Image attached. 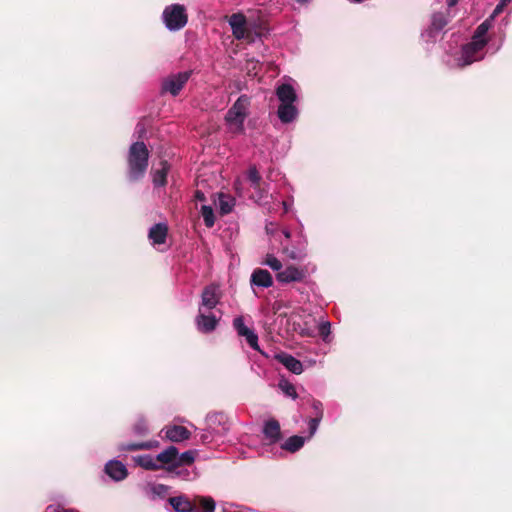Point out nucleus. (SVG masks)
I'll list each match as a JSON object with an SVG mask.
<instances>
[{
  "mask_svg": "<svg viewBox=\"0 0 512 512\" xmlns=\"http://www.w3.org/2000/svg\"><path fill=\"white\" fill-rule=\"evenodd\" d=\"M207 310H199L195 323L197 329L202 333L214 331L218 325L219 319L213 313H206Z\"/></svg>",
  "mask_w": 512,
  "mask_h": 512,
  "instance_id": "nucleus-8",
  "label": "nucleus"
},
{
  "mask_svg": "<svg viewBox=\"0 0 512 512\" xmlns=\"http://www.w3.org/2000/svg\"><path fill=\"white\" fill-rule=\"evenodd\" d=\"M193 503L200 512H214L215 510V501L210 496H195Z\"/></svg>",
  "mask_w": 512,
  "mask_h": 512,
  "instance_id": "nucleus-23",
  "label": "nucleus"
},
{
  "mask_svg": "<svg viewBox=\"0 0 512 512\" xmlns=\"http://www.w3.org/2000/svg\"><path fill=\"white\" fill-rule=\"evenodd\" d=\"M508 5L507 2H504V0H500V2L497 4V6L495 7L492 15H491V18H494L495 16L499 15L500 13L503 12L504 8Z\"/></svg>",
  "mask_w": 512,
  "mask_h": 512,
  "instance_id": "nucleus-39",
  "label": "nucleus"
},
{
  "mask_svg": "<svg viewBox=\"0 0 512 512\" xmlns=\"http://www.w3.org/2000/svg\"><path fill=\"white\" fill-rule=\"evenodd\" d=\"M134 460L138 466L149 471H157L163 467L159 465L156 458H153L151 455H140L137 456Z\"/></svg>",
  "mask_w": 512,
  "mask_h": 512,
  "instance_id": "nucleus-22",
  "label": "nucleus"
},
{
  "mask_svg": "<svg viewBox=\"0 0 512 512\" xmlns=\"http://www.w3.org/2000/svg\"><path fill=\"white\" fill-rule=\"evenodd\" d=\"M194 460V451L189 450L180 454L179 451L177 450L175 470L183 466H190L191 464H193Z\"/></svg>",
  "mask_w": 512,
  "mask_h": 512,
  "instance_id": "nucleus-26",
  "label": "nucleus"
},
{
  "mask_svg": "<svg viewBox=\"0 0 512 512\" xmlns=\"http://www.w3.org/2000/svg\"><path fill=\"white\" fill-rule=\"evenodd\" d=\"M167 235L168 225L166 223H157L150 228L148 238L154 245H161L166 242Z\"/></svg>",
  "mask_w": 512,
  "mask_h": 512,
  "instance_id": "nucleus-14",
  "label": "nucleus"
},
{
  "mask_svg": "<svg viewBox=\"0 0 512 512\" xmlns=\"http://www.w3.org/2000/svg\"><path fill=\"white\" fill-rule=\"evenodd\" d=\"M144 444H150V445H152V446H151V449L156 448V447H158V446H159V442H158V441H146V442H144Z\"/></svg>",
  "mask_w": 512,
  "mask_h": 512,
  "instance_id": "nucleus-45",
  "label": "nucleus"
},
{
  "mask_svg": "<svg viewBox=\"0 0 512 512\" xmlns=\"http://www.w3.org/2000/svg\"><path fill=\"white\" fill-rule=\"evenodd\" d=\"M276 95L281 103H294L297 99L296 92L292 85L286 83L277 87Z\"/></svg>",
  "mask_w": 512,
  "mask_h": 512,
  "instance_id": "nucleus-20",
  "label": "nucleus"
},
{
  "mask_svg": "<svg viewBox=\"0 0 512 512\" xmlns=\"http://www.w3.org/2000/svg\"><path fill=\"white\" fill-rule=\"evenodd\" d=\"M150 152L143 141H136L129 147L127 154L126 176L130 182L142 180L149 165Z\"/></svg>",
  "mask_w": 512,
  "mask_h": 512,
  "instance_id": "nucleus-1",
  "label": "nucleus"
},
{
  "mask_svg": "<svg viewBox=\"0 0 512 512\" xmlns=\"http://www.w3.org/2000/svg\"><path fill=\"white\" fill-rule=\"evenodd\" d=\"M247 177H248V180L251 182V186L255 190L261 192L262 191V189H261L262 178L255 166H252L249 168Z\"/></svg>",
  "mask_w": 512,
  "mask_h": 512,
  "instance_id": "nucleus-28",
  "label": "nucleus"
},
{
  "mask_svg": "<svg viewBox=\"0 0 512 512\" xmlns=\"http://www.w3.org/2000/svg\"><path fill=\"white\" fill-rule=\"evenodd\" d=\"M512 0H504V2H507L508 4L511 2Z\"/></svg>",
  "mask_w": 512,
  "mask_h": 512,
  "instance_id": "nucleus-49",
  "label": "nucleus"
},
{
  "mask_svg": "<svg viewBox=\"0 0 512 512\" xmlns=\"http://www.w3.org/2000/svg\"><path fill=\"white\" fill-rule=\"evenodd\" d=\"M458 2L459 0H447L448 8L454 7L455 5H457Z\"/></svg>",
  "mask_w": 512,
  "mask_h": 512,
  "instance_id": "nucleus-43",
  "label": "nucleus"
},
{
  "mask_svg": "<svg viewBox=\"0 0 512 512\" xmlns=\"http://www.w3.org/2000/svg\"><path fill=\"white\" fill-rule=\"evenodd\" d=\"M191 75L192 70H188L168 76L162 82V93H170L172 96H177L186 85Z\"/></svg>",
  "mask_w": 512,
  "mask_h": 512,
  "instance_id": "nucleus-4",
  "label": "nucleus"
},
{
  "mask_svg": "<svg viewBox=\"0 0 512 512\" xmlns=\"http://www.w3.org/2000/svg\"><path fill=\"white\" fill-rule=\"evenodd\" d=\"M46 512H77V511L69 510V509H58V508H54L52 506H48L46 509Z\"/></svg>",
  "mask_w": 512,
  "mask_h": 512,
  "instance_id": "nucleus-41",
  "label": "nucleus"
},
{
  "mask_svg": "<svg viewBox=\"0 0 512 512\" xmlns=\"http://www.w3.org/2000/svg\"><path fill=\"white\" fill-rule=\"evenodd\" d=\"M250 283L253 286L269 288L273 285V277L268 270L256 268L251 274Z\"/></svg>",
  "mask_w": 512,
  "mask_h": 512,
  "instance_id": "nucleus-12",
  "label": "nucleus"
},
{
  "mask_svg": "<svg viewBox=\"0 0 512 512\" xmlns=\"http://www.w3.org/2000/svg\"><path fill=\"white\" fill-rule=\"evenodd\" d=\"M161 168L156 170L153 174V183L155 186H165L167 183V174L169 164L166 160L160 162Z\"/></svg>",
  "mask_w": 512,
  "mask_h": 512,
  "instance_id": "nucleus-25",
  "label": "nucleus"
},
{
  "mask_svg": "<svg viewBox=\"0 0 512 512\" xmlns=\"http://www.w3.org/2000/svg\"><path fill=\"white\" fill-rule=\"evenodd\" d=\"M312 409L315 418L321 419L323 418V405L318 400H313Z\"/></svg>",
  "mask_w": 512,
  "mask_h": 512,
  "instance_id": "nucleus-37",
  "label": "nucleus"
},
{
  "mask_svg": "<svg viewBox=\"0 0 512 512\" xmlns=\"http://www.w3.org/2000/svg\"><path fill=\"white\" fill-rule=\"evenodd\" d=\"M451 15L448 11L444 12H435L431 17V25L429 27V34L440 32L450 21Z\"/></svg>",
  "mask_w": 512,
  "mask_h": 512,
  "instance_id": "nucleus-18",
  "label": "nucleus"
},
{
  "mask_svg": "<svg viewBox=\"0 0 512 512\" xmlns=\"http://www.w3.org/2000/svg\"><path fill=\"white\" fill-rule=\"evenodd\" d=\"M264 264L269 266L272 270L277 271V273L281 271L283 267L281 261L270 254L267 255Z\"/></svg>",
  "mask_w": 512,
  "mask_h": 512,
  "instance_id": "nucleus-34",
  "label": "nucleus"
},
{
  "mask_svg": "<svg viewBox=\"0 0 512 512\" xmlns=\"http://www.w3.org/2000/svg\"><path fill=\"white\" fill-rule=\"evenodd\" d=\"M169 491V487L167 485H164V484H154L152 487H151V492L158 496V497H165L166 494L168 493Z\"/></svg>",
  "mask_w": 512,
  "mask_h": 512,
  "instance_id": "nucleus-35",
  "label": "nucleus"
},
{
  "mask_svg": "<svg viewBox=\"0 0 512 512\" xmlns=\"http://www.w3.org/2000/svg\"><path fill=\"white\" fill-rule=\"evenodd\" d=\"M150 444H144V442L139 443H121L119 445L120 451H138V450H151Z\"/></svg>",
  "mask_w": 512,
  "mask_h": 512,
  "instance_id": "nucleus-31",
  "label": "nucleus"
},
{
  "mask_svg": "<svg viewBox=\"0 0 512 512\" xmlns=\"http://www.w3.org/2000/svg\"><path fill=\"white\" fill-rule=\"evenodd\" d=\"M234 199L225 194H219V209L221 214L225 215L232 211Z\"/></svg>",
  "mask_w": 512,
  "mask_h": 512,
  "instance_id": "nucleus-27",
  "label": "nucleus"
},
{
  "mask_svg": "<svg viewBox=\"0 0 512 512\" xmlns=\"http://www.w3.org/2000/svg\"><path fill=\"white\" fill-rule=\"evenodd\" d=\"M169 503L176 512H200L195 508L193 500L184 496L170 497Z\"/></svg>",
  "mask_w": 512,
  "mask_h": 512,
  "instance_id": "nucleus-16",
  "label": "nucleus"
},
{
  "mask_svg": "<svg viewBox=\"0 0 512 512\" xmlns=\"http://www.w3.org/2000/svg\"><path fill=\"white\" fill-rule=\"evenodd\" d=\"M491 27L490 19L483 21L475 30L473 40H487L486 34Z\"/></svg>",
  "mask_w": 512,
  "mask_h": 512,
  "instance_id": "nucleus-29",
  "label": "nucleus"
},
{
  "mask_svg": "<svg viewBox=\"0 0 512 512\" xmlns=\"http://www.w3.org/2000/svg\"><path fill=\"white\" fill-rule=\"evenodd\" d=\"M320 421H321V419H318V418H315V417H313L309 421V432H310V435H313L316 432Z\"/></svg>",
  "mask_w": 512,
  "mask_h": 512,
  "instance_id": "nucleus-40",
  "label": "nucleus"
},
{
  "mask_svg": "<svg viewBox=\"0 0 512 512\" xmlns=\"http://www.w3.org/2000/svg\"><path fill=\"white\" fill-rule=\"evenodd\" d=\"M177 448L175 446H169L164 451L156 456V460L163 466L162 469L172 472L175 470L176 465Z\"/></svg>",
  "mask_w": 512,
  "mask_h": 512,
  "instance_id": "nucleus-11",
  "label": "nucleus"
},
{
  "mask_svg": "<svg viewBox=\"0 0 512 512\" xmlns=\"http://www.w3.org/2000/svg\"><path fill=\"white\" fill-rule=\"evenodd\" d=\"M296 1L300 4H306V3L310 2L311 0H296Z\"/></svg>",
  "mask_w": 512,
  "mask_h": 512,
  "instance_id": "nucleus-47",
  "label": "nucleus"
},
{
  "mask_svg": "<svg viewBox=\"0 0 512 512\" xmlns=\"http://www.w3.org/2000/svg\"><path fill=\"white\" fill-rule=\"evenodd\" d=\"M221 299V291L217 284L211 283L205 286L201 293V303L199 310L211 311Z\"/></svg>",
  "mask_w": 512,
  "mask_h": 512,
  "instance_id": "nucleus-5",
  "label": "nucleus"
},
{
  "mask_svg": "<svg viewBox=\"0 0 512 512\" xmlns=\"http://www.w3.org/2000/svg\"><path fill=\"white\" fill-rule=\"evenodd\" d=\"M279 388L285 395L293 399H296L298 397L295 386L287 380H281L279 382Z\"/></svg>",
  "mask_w": 512,
  "mask_h": 512,
  "instance_id": "nucleus-33",
  "label": "nucleus"
},
{
  "mask_svg": "<svg viewBox=\"0 0 512 512\" xmlns=\"http://www.w3.org/2000/svg\"><path fill=\"white\" fill-rule=\"evenodd\" d=\"M201 215L203 217L206 227L211 228L214 226L215 216H214L213 208L211 206L203 205L201 207Z\"/></svg>",
  "mask_w": 512,
  "mask_h": 512,
  "instance_id": "nucleus-30",
  "label": "nucleus"
},
{
  "mask_svg": "<svg viewBox=\"0 0 512 512\" xmlns=\"http://www.w3.org/2000/svg\"><path fill=\"white\" fill-rule=\"evenodd\" d=\"M305 443V438L302 436L294 435L289 437L282 445L281 448L290 452L295 453L300 450Z\"/></svg>",
  "mask_w": 512,
  "mask_h": 512,
  "instance_id": "nucleus-24",
  "label": "nucleus"
},
{
  "mask_svg": "<svg viewBox=\"0 0 512 512\" xmlns=\"http://www.w3.org/2000/svg\"><path fill=\"white\" fill-rule=\"evenodd\" d=\"M284 236L289 237L290 236L289 232L284 233Z\"/></svg>",
  "mask_w": 512,
  "mask_h": 512,
  "instance_id": "nucleus-48",
  "label": "nucleus"
},
{
  "mask_svg": "<svg viewBox=\"0 0 512 512\" xmlns=\"http://www.w3.org/2000/svg\"><path fill=\"white\" fill-rule=\"evenodd\" d=\"M195 199L198 200V201H205L206 200L204 193L202 191H200V190H196V192H195Z\"/></svg>",
  "mask_w": 512,
  "mask_h": 512,
  "instance_id": "nucleus-42",
  "label": "nucleus"
},
{
  "mask_svg": "<svg viewBox=\"0 0 512 512\" xmlns=\"http://www.w3.org/2000/svg\"><path fill=\"white\" fill-rule=\"evenodd\" d=\"M488 40H473L464 45L462 48V59L464 65H470L474 61L481 59L478 54L483 50V48L487 45Z\"/></svg>",
  "mask_w": 512,
  "mask_h": 512,
  "instance_id": "nucleus-7",
  "label": "nucleus"
},
{
  "mask_svg": "<svg viewBox=\"0 0 512 512\" xmlns=\"http://www.w3.org/2000/svg\"><path fill=\"white\" fill-rule=\"evenodd\" d=\"M201 441H202L203 443H207V442H209V441H210V436H209L208 434H206V433L202 434V435H201Z\"/></svg>",
  "mask_w": 512,
  "mask_h": 512,
  "instance_id": "nucleus-44",
  "label": "nucleus"
},
{
  "mask_svg": "<svg viewBox=\"0 0 512 512\" xmlns=\"http://www.w3.org/2000/svg\"><path fill=\"white\" fill-rule=\"evenodd\" d=\"M207 424L209 429L212 432L220 433V429L217 428V425H222V430H226L227 427H225L227 423V417L225 414L219 412V413H212L207 416Z\"/></svg>",
  "mask_w": 512,
  "mask_h": 512,
  "instance_id": "nucleus-21",
  "label": "nucleus"
},
{
  "mask_svg": "<svg viewBox=\"0 0 512 512\" xmlns=\"http://www.w3.org/2000/svg\"><path fill=\"white\" fill-rule=\"evenodd\" d=\"M233 327L237 331L238 335L243 337H245L246 335L253 331L245 326L244 319L242 316L236 317L233 320Z\"/></svg>",
  "mask_w": 512,
  "mask_h": 512,
  "instance_id": "nucleus-32",
  "label": "nucleus"
},
{
  "mask_svg": "<svg viewBox=\"0 0 512 512\" xmlns=\"http://www.w3.org/2000/svg\"><path fill=\"white\" fill-rule=\"evenodd\" d=\"M326 325H329V324H328V323H326L325 325H323V326L321 327V334H325V332H327V329H326V328H327V326H326Z\"/></svg>",
  "mask_w": 512,
  "mask_h": 512,
  "instance_id": "nucleus-46",
  "label": "nucleus"
},
{
  "mask_svg": "<svg viewBox=\"0 0 512 512\" xmlns=\"http://www.w3.org/2000/svg\"><path fill=\"white\" fill-rule=\"evenodd\" d=\"M275 359L283 364L290 372L294 374H301L303 372L302 363L290 354L281 352L276 354Z\"/></svg>",
  "mask_w": 512,
  "mask_h": 512,
  "instance_id": "nucleus-13",
  "label": "nucleus"
},
{
  "mask_svg": "<svg viewBox=\"0 0 512 512\" xmlns=\"http://www.w3.org/2000/svg\"><path fill=\"white\" fill-rule=\"evenodd\" d=\"M277 115L282 123H291L298 115V110L294 103H281L277 110Z\"/></svg>",
  "mask_w": 512,
  "mask_h": 512,
  "instance_id": "nucleus-19",
  "label": "nucleus"
},
{
  "mask_svg": "<svg viewBox=\"0 0 512 512\" xmlns=\"http://www.w3.org/2000/svg\"><path fill=\"white\" fill-rule=\"evenodd\" d=\"M307 277V269L304 267H297L295 265H288L283 270L276 274V279L282 284L291 282H302Z\"/></svg>",
  "mask_w": 512,
  "mask_h": 512,
  "instance_id": "nucleus-6",
  "label": "nucleus"
},
{
  "mask_svg": "<svg viewBox=\"0 0 512 512\" xmlns=\"http://www.w3.org/2000/svg\"><path fill=\"white\" fill-rule=\"evenodd\" d=\"M133 431L137 435H146L148 433V426L145 420H139L133 426Z\"/></svg>",
  "mask_w": 512,
  "mask_h": 512,
  "instance_id": "nucleus-36",
  "label": "nucleus"
},
{
  "mask_svg": "<svg viewBox=\"0 0 512 512\" xmlns=\"http://www.w3.org/2000/svg\"><path fill=\"white\" fill-rule=\"evenodd\" d=\"M245 338L251 348H253L254 350H259L258 336H257V334L254 333V331H252L248 335H246Z\"/></svg>",
  "mask_w": 512,
  "mask_h": 512,
  "instance_id": "nucleus-38",
  "label": "nucleus"
},
{
  "mask_svg": "<svg viewBox=\"0 0 512 512\" xmlns=\"http://www.w3.org/2000/svg\"><path fill=\"white\" fill-rule=\"evenodd\" d=\"M250 98L247 95H241L226 113L225 120L230 125V130L234 134L244 132V121L248 115Z\"/></svg>",
  "mask_w": 512,
  "mask_h": 512,
  "instance_id": "nucleus-2",
  "label": "nucleus"
},
{
  "mask_svg": "<svg viewBox=\"0 0 512 512\" xmlns=\"http://www.w3.org/2000/svg\"><path fill=\"white\" fill-rule=\"evenodd\" d=\"M228 23L231 26L233 36L238 39H244L247 36V20L243 13H234L228 17Z\"/></svg>",
  "mask_w": 512,
  "mask_h": 512,
  "instance_id": "nucleus-9",
  "label": "nucleus"
},
{
  "mask_svg": "<svg viewBox=\"0 0 512 512\" xmlns=\"http://www.w3.org/2000/svg\"><path fill=\"white\" fill-rule=\"evenodd\" d=\"M105 472L115 481L124 480L128 475L126 467L117 460L109 461L105 465Z\"/></svg>",
  "mask_w": 512,
  "mask_h": 512,
  "instance_id": "nucleus-15",
  "label": "nucleus"
},
{
  "mask_svg": "<svg viewBox=\"0 0 512 512\" xmlns=\"http://www.w3.org/2000/svg\"><path fill=\"white\" fill-rule=\"evenodd\" d=\"M264 439L268 444H276L282 439L281 427L278 420L271 418L263 426Z\"/></svg>",
  "mask_w": 512,
  "mask_h": 512,
  "instance_id": "nucleus-10",
  "label": "nucleus"
},
{
  "mask_svg": "<svg viewBox=\"0 0 512 512\" xmlns=\"http://www.w3.org/2000/svg\"><path fill=\"white\" fill-rule=\"evenodd\" d=\"M163 22L170 31H177L185 27L188 22L186 8L181 4L166 6L162 13Z\"/></svg>",
  "mask_w": 512,
  "mask_h": 512,
  "instance_id": "nucleus-3",
  "label": "nucleus"
},
{
  "mask_svg": "<svg viewBox=\"0 0 512 512\" xmlns=\"http://www.w3.org/2000/svg\"><path fill=\"white\" fill-rule=\"evenodd\" d=\"M190 436L191 432L181 425L168 427L165 431V437L172 442H182L184 440H188Z\"/></svg>",
  "mask_w": 512,
  "mask_h": 512,
  "instance_id": "nucleus-17",
  "label": "nucleus"
}]
</instances>
